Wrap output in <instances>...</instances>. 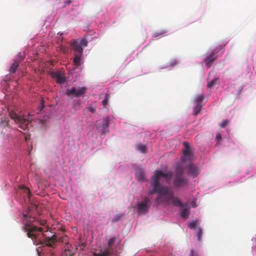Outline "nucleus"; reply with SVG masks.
<instances>
[{
    "instance_id": "6ab92c4d",
    "label": "nucleus",
    "mask_w": 256,
    "mask_h": 256,
    "mask_svg": "<svg viewBox=\"0 0 256 256\" xmlns=\"http://www.w3.org/2000/svg\"><path fill=\"white\" fill-rule=\"evenodd\" d=\"M204 98V94H198L196 96L195 100V102L196 104V105H198L199 104H202V102Z\"/></svg>"
},
{
    "instance_id": "9d476101",
    "label": "nucleus",
    "mask_w": 256,
    "mask_h": 256,
    "mask_svg": "<svg viewBox=\"0 0 256 256\" xmlns=\"http://www.w3.org/2000/svg\"><path fill=\"white\" fill-rule=\"evenodd\" d=\"M52 77L58 84H64L66 82V76L64 72H54L51 73Z\"/></svg>"
},
{
    "instance_id": "ddd939ff",
    "label": "nucleus",
    "mask_w": 256,
    "mask_h": 256,
    "mask_svg": "<svg viewBox=\"0 0 256 256\" xmlns=\"http://www.w3.org/2000/svg\"><path fill=\"white\" fill-rule=\"evenodd\" d=\"M214 72L212 70L210 72L208 76V80H209L207 84V86L208 88H211L214 87L217 83V81L218 80V78L216 76H214L212 78H210L212 76V74H214Z\"/></svg>"
},
{
    "instance_id": "0eeeda50",
    "label": "nucleus",
    "mask_w": 256,
    "mask_h": 256,
    "mask_svg": "<svg viewBox=\"0 0 256 256\" xmlns=\"http://www.w3.org/2000/svg\"><path fill=\"white\" fill-rule=\"evenodd\" d=\"M184 148L182 149V156L180 158V162L184 163L185 162L190 160L193 154V152L190 148L188 142H183Z\"/></svg>"
},
{
    "instance_id": "5701e85b",
    "label": "nucleus",
    "mask_w": 256,
    "mask_h": 256,
    "mask_svg": "<svg viewBox=\"0 0 256 256\" xmlns=\"http://www.w3.org/2000/svg\"><path fill=\"white\" fill-rule=\"evenodd\" d=\"M110 98V96L108 94H106L104 100L102 101V104L104 106L108 104V100Z\"/></svg>"
},
{
    "instance_id": "4468645a",
    "label": "nucleus",
    "mask_w": 256,
    "mask_h": 256,
    "mask_svg": "<svg viewBox=\"0 0 256 256\" xmlns=\"http://www.w3.org/2000/svg\"><path fill=\"white\" fill-rule=\"evenodd\" d=\"M72 49L74 52V55L82 56L83 48L79 44V42L74 41L72 43Z\"/></svg>"
},
{
    "instance_id": "20e7f679",
    "label": "nucleus",
    "mask_w": 256,
    "mask_h": 256,
    "mask_svg": "<svg viewBox=\"0 0 256 256\" xmlns=\"http://www.w3.org/2000/svg\"><path fill=\"white\" fill-rule=\"evenodd\" d=\"M224 46L222 45L217 46L204 58V62L205 63V66L206 68H210L217 58L224 53Z\"/></svg>"
},
{
    "instance_id": "dca6fc26",
    "label": "nucleus",
    "mask_w": 256,
    "mask_h": 256,
    "mask_svg": "<svg viewBox=\"0 0 256 256\" xmlns=\"http://www.w3.org/2000/svg\"><path fill=\"white\" fill-rule=\"evenodd\" d=\"M18 65L19 62L17 60H14L10 68V72L13 74L15 73Z\"/></svg>"
},
{
    "instance_id": "7ed1b4c3",
    "label": "nucleus",
    "mask_w": 256,
    "mask_h": 256,
    "mask_svg": "<svg viewBox=\"0 0 256 256\" xmlns=\"http://www.w3.org/2000/svg\"><path fill=\"white\" fill-rule=\"evenodd\" d=\"M184 168L180 164L176 166L173 185L176 188H181L188 184V180L183 176Z\"/></svg>"
},
{
    "instance_id": "f257e3e1",
    "label": "nucleus",
    "mask_w": 256,
    "mask_h": 256,
    "mask_svg": "<svg viewBox=\"0 0 256 256\" xmlns=\"http://www.w3.org/2000/svg\"><path fill=\"white\" fill-rule=\"evenodd\" d=\"M172 177V173L170 171L164 172L158 170L154 171L153 176L150 178V186L152 188L148 190V194L158 193V196L155 198V202L157 204H164L169 205L172 204L180 207L182 206L181 202L178 198L174 196L170 188L160 184L162 179H164L166 183H169Z\"/></svg>"
},
{
    "instance_id": "9b49d317",
    "label": "nucleus",
    "mask_w": 256,
    "mask_h": 256,
    "mask_svg": "<svg viewBox=\"0 0 256 256\" xmlns=\"http://www.w3.org/2000/svg\"><path fill=\"white\" fill-rule=\"evenodd\" d=\"M150 206V200L148 198H145L142 202L138 204V209L141 212H146L148 210Z\"/></svg>"
},
{
    "instance_id": "cd10ccee",
    "label": "nucleus",
    "mask_w": 256,
    "mask_h": 256,
    "mask_svg": "<svg viewBox=\"0 0 256 256\" xmlns=\"http://www.w3.org/2000/svg\"><path fill=\"white\" fill-rule=\"evenodd\" d=\"M228 124V121L227 120H224L220 124V128H224Z\"/></svg>"
},
{
    "instance_id": "f03ea898",
    "label": "nucleus",
    "mask_w": 256,
    "mask_h": 256,
    "mask_svg": "<svg viewBox=\"0 0 256 256\" xmlns=\"http://www.w3.org/2000/svg\"><path fill=\"white\" fill-rule=\"evenodd\" d=\"M30 210V208H28L22 214L21 219V222L23 224L22 229L26 232L28 236L32 239H36L42 233V238L39 240V244L43 247L46 246L55 248L57 242L60 240L57 239L56 234L46 236L44 234V232L48 231V228H46L44 230L41 227L34 226L33 222L36 221V218L28 214Z\"/></svg>"
},
{
    "instance_id": "423d86ee",
    "label": "nucleus",
    "mask_w": 256,
    "mask_h": 256,
    "mask_svg": "<svg viewBox=\"0 0 256 256\" xmlns=\"http://www.w3.org/2000/svg\"><path fill=\"white\" fill-rule=\"evenodd\" d=\"M9 116L11 119L14 120L16 123L18 124V127L22 130L26 128V123L28 120L20 116H18L12 110H9Z\"/></svg>"
},
{
    "instance_id": "39448f33",
    "label": "nucleus",
    "mask_w": 256,
    "mask_h": 256,
    "mask_svg": "<svg viewBox=\"0 0 256 256\" xmlns=\"http://www.w3.org/2000/svg\"><path fill=\"white\" fill-rule=\"evenodd\" d=\"M118 240L116 236L110 238L108 240L107 246L104 248V250H101L98 254H95L94 256H110L113 252L112 248Z\"/></svg>"
},
{
    "instance_id": "f704fd0d",
    "label": "nucleus",
    "mask_w": 256,
    "mask_h": 256,
    "mask_svg": "<svg viewBox=\"0 0 256 256\" xmlns=\"http://www.w3.org/2000/svg\"><path fill=\"white\" fill-rule=\"evenodd\" d=\"M216 138H220V134H217V135H216Z\"/></svg>"
},
{
    "instance_id": "393cba45",
    "label": "nucleus",
    "mask_w": 256,
    "mask_h": 256,
    "mask_svg": "<svg viewBox=\"0 0 256 256\" xmlns=\"http://www.w3.org/2000/svg\"><path fill=\"white\" fill-rule=\"evenodd\" d=\"M202 234V229L200 228H198V231L196 233L197 240L198 241H200V240Z\"/></svg>"
},
{
    "instance_id": "7c9ffc66",
    "label": "nucleus",
    "mask_w": 256,
    "mask_h": 256,
    "mask_svg": "<svg viewBox=\"0 0 256 256\" xmlns=\"http://www.w3.org/2000/svg\"><path fill=\"white\" fill-rule=\"evenodd\" d=\"M88 110L90 112H91L92 113H95L96 112V110L94 108V107H92V106H89L88 108Z\"/></svg>"
},
{
    "instance_id": "473e14b6",
    "label": "nucleus",
    "mask_w": 256,
    "mask_h": 256,
    "mask_svg": "<svg viewBox=\"0 0 256 256\" xmlns=\"http://www.w3.org/2000/svg\"><path fill=\"white\" fill-rule=\"evenodd\" d=\"M46 224V220H42L40 222V224L42 225V226H44V225Z\"/></svg>"
},
{
    "instance_id": "a211bd4d",
    "label": "nucleus",
    "mask_w": 256,
    "mask_h": 256,
    "mask_svg": "<svg viewBox=\"0 0 256 256\" xmlns=\"http://www.w3.org/2000/svg\"><path fill=\"white\" fill-rule=\"evenodd\" d=\"M188 215L189 211L188 208H186L182 210L180 216L183 218L185 220L187 219L188 218Z\"/></svg>"
},
{
    "instance_id": "4be33fe9",
    "label": "nucleus",
    "mask_w": 256,
    "mask_h": 256,
    "mask_svg": "<svg viewBox=\"0 0 256 256\" xmlns=\"http://www.w3.org/2000/svg\"><path fill=\"white\" fill-rule=\"evenodd\" d=\"M198 222V220H193L191 222H190L188 224V226L190 229H194Z\"/></svg>"
},
{
    "instance_id": "c756f323",
    "label": "nucleus",
    "mask_w": 256,
    "mask_h": 256,
    "mask_svg": "<svg viewBox=\"0 0 256 256\" xmlns=\"http://www.w3.org/2000/svg\"><path fill=\"white\" fill-rule=\"evenodd\" d=\"M166 33V31L164 30H162L161 32H160L158 33V32H156V36H164Z\"/></svg>"
},
{
    "instance_id": "b1692460",
    "label": "nucleus",
    "mask_w": 256,
    "mask_h": 256,
    "mask_svg": "<svg viewBox=\"0 0 256 256\" xmlns=\"http://www.w3.org/2000/svg\"><path fill=\"white\" fill-rule=\"evenodd\" d=\"M138 150L142 153L146 152V148L144 144H139L138 148Z\"/></svg>"
},
{
    "instance_id": "72a5a7b5",
    "label": "nucleus",
    "mask_w": 256,
    "mask_h": 256,
    "mask_svg": "<svg viewBox=\"0 0 256 256\" xmlns=\"http://www.w3.org/2000/svg\"><path fill=\"white\" fill-rule=\"evenodd\" d=\"M190 256H198V255H195L194 250H190Z\"/></svg>"
},
{
    "instance_id": "f3484780",
    "label": "nucleus",
    "mask_w": 256,
    "mask_h": 256,
    "mask_svg": "<svg viewBox=\"0 0 256 256\" xmlns=\"http://www.w3.org/2000/svg\"><path fill=\"white\" fill-rule=\"evenodd\" d=\"M81 56H82L74 55V57L73 58V62L76 68L80 66Z\"/></svg>"
},
{
    "instance_id": "412c9836",
    "label": "nucleus",
    "mask_w": 256,
    "mask_h": 256,
    "mask_svg": "<svg viewBox=\"0 0 256 256\" xmlns=\"http://www.w3.org/2000/svg\"><path fill=\"white\" fill-rule=\"evenodd\" d=\"M122 216H123V214H119L114 216V218L112 220V222L114 224V223H116V222H118V220H120Z\"/></svg>"
},
{
    "instance_id": "aec40b11",
    "label": "nucleus",
    "mask_w": 256,
    "mask_h": 256,
    "mask_svg": "<svg viewBox=\"0 0 256 256\" xmlns=\"http://www.w3.org/2000/svg\"><path fill=\"white\" fill-rule=\"evenodd\" d=\"M202 106V104H199L198 105H196L194 108L193 114L194 116L198 115V114L200 111Z\"/></svg>"
},
{
    "instance_id": "2eb2a0df",
    "label": "nucleus",
    "mask_w": 256,
    "mask_h": 256,
    "mask_svg": "<svg viewBox=\"0 0 256 256\" xmlns=\"http://www.w3.org/2000/svg\"><path fill=\"white\" fill-rule=\"evenodd\" d=\"M135 176L136 180L138 181L144 182L146 178L145 172L140 168H136Z\"/></svg>"
},
{
    "instance_id": "c85d7f7f",
    "label": "nucleus",
    "mask_w": 256,
    "mask_h": 256,
    "mask_svg": "<svg viewBox=\"0 0 256 256\" xmlns=\"http://www.w3.org/2000/svg\"><path fill=\"white\" fill-rule=\"evenodd\" d=\"M44 100L42 99L40 100V106H38V109L40 111H41L42 108H44Z\"/></svg>"
},
{
    "instance_id": "6e6552de",
    "label": "nucleus",
    "mask_w": 256,
    "mask_h": 256,
    "mask_svg": "<svg viewBox=\"0 0 256 256\" xmlns=\"http://www.w3.org/2000/svg\"><path fill=\"white\" fill-rule=\"evenodd\" d=\"M86 90L84 87L79 88L78 89L73 87L71 89H66V94L68 96L72 95L76 97H78L85 93Z\"/></svg>"
},
{
    "instance_id": "f8f14e48",
    "label": "nucleus",
    "mask_w": 256,
    "mask_h": 256,
    "mask_svg": "<svg viewBox=\"0 0 256 256\" xmlns=\"http://www.w3.org/2000/svg\"><path fill=\"white\" fill-rule=\"evenodd\" d=\"M98 128L102 130V134H106L108 132V119L104 118L99 122L96 126Z\"/></svg>"
},
{
    "instance_id": "2f4dec72",
    "label": "nucleus",
    "mask_w": 256,
    "mask_h": 256,
    "mask_svg": "<svg viewBox=\"0 0 256 256\" xmlns=\"http://www.w3.org/2000/svg\"><path fill=\"white\" fill-rule=\"evenodd\" d=\"M72 1L70 0H65L64 5L62 6V8H65L66 6L69 5L71 3Z\"/></svg>"
},
{
    "instance_id": "a878e982",
    "label": "nucleus",
    "mask_w": 256,
    "mask_h": 256,
    "mask_svg": "<svg viewBox=\"0 0 256 256\" xmlns=\"http://www.w3.org/2000/svg\"><path fill=\"white\" fill-rule=\"evenodd\" d=\"M64 253L66 256H72L74 254V252L72 250H70L68 247V248L65 250Z\"/></svg>"
},
{
    "instance_id": "bb28decb",
    "label": "nucleus",
    "mask_w": 256,
    "mask_h": 256,
    "mask_svg": "<svg viewBox=\"0 0 256 256\" xmlns=\"http://www.w3.org/2000/svg\"><path fill=\"white\" fill-rule=\"evenodd\" d=\"M79 44H80L82 48V46H88V41L86 39H82L79 42Z\"/></svg>"
},
{
    "instance_id": "1a4fd4ad",
    "label": "nucleus",
    "mask_w": 256,
    "mask_h": 256,
    "mask_svg": "<svg viewBox=\"0 0 256 256\" xmlns=\"http://www.w3.org/2000/svg\"><path fill=\"white\" fill-rule=\"evenodd\" d=\"M187 174L190 175L192 178L196 177L200 172V168L192 163H190L186 167Z\"/></svg>"
},
{
    "instance_id": "c9c22d12",
    "label": "nucleus",
    "mask_w": 256,
    "mask_h": 256,
    "mask_svg": "<svg viewBox=\"0 0 256 256\" xmlns=\"http://www.w3.org/2000/svg\"><path fill=\"white\" fill-rule=\"evenodd\" d=\"M26 188V190L28 192V193H30V190L28 189V188Z\"/></svg>"
}]
</instances>
